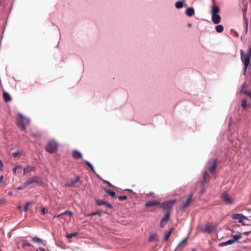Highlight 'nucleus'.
Wrapping results in <instances>:
<instances>
[{"instance_id": "nucleus-14", "label": "nucleus", "mask_w": 251, "mask_h": 251, "mask_svg": "<svg viewBox=\"0 0 251 251\" xmlns=\"http://www.w3.org/2000/svg\"><path fill=\"white\" fill-rule=\"evenodd\" d=\"M192 195H191L189 197L188 199L181 205V209L185 208L187 206H188L190 204V203H191V201H192Z\"/></svg>"}, {"instance_id": "nucleus-33", "label": "nucleus", "mask_w": 251, "mask_h": 251, "mask_svg": "<svg viewBox=\"0 0 251 251\" xmlns=\"http://www.w3.org/2000/svg\"><path fill=\"white\" fill-rule=\"evenodd\" d=\"M22 168V166L21 165H17L15 167L13 168L12 169V172H13V174L15 175L17 170H18L19 169H21Z\"/></svg>"}, {"instance_id": "nucleus-44", "label": "nucleus", "mask_w": 251, "mask_h": 251, "mask_svg": "<svg viewBox=\"0 0 251 251\" xmlns=\"http://www.w3.org/2000/svg\"><path fill=\"white\" fill-rule=\"evenodd\" d=\"M28 205H29V203H26L24 207V210L25 211V212L27 211V210L28 209Z\"/></svg>"}, {"instance_id": "nucleus-29", "label": "nucleus", "mask_w": 251, "mask_h": 251, "mask_svg": "<svg viewBox=\"0 0 251 251\" xmlns=\"http://www.w3.org/2000/svg\"><path fill=\"white\" fill-rule=\"evenodd\" d=\"M77 235V232H74L71 234H68L66 235V237L69 239H72L73 237H75Z\"/></svg>"}, {"instance_id": "nucleus-11", "label": "nucleus", "mask_w": 251, "mask_h": 251, "mask_svg": "<svg viewBox=\"0 0 251 251\" xmlns=\"http://www.w3.org/2000/svg\"><path fill=\"white\" fill-rule=\"evenodd\" d=\"M210 179V176L208 174L207 171H205L203 174L202 176V185L203 186L206 183L209 181Z\"/></svg>"}, {"instance_id": "nucleus-28", "label": "nucleus", "mask_w": 251, "mask_h": 251, "mask_svg": "<svg viewBox=\"0 0 251 251\" xmlns=\"http://www.w3.org/2000/svg\"><path fill=\"white\" fill-rule=\"evenodd\" d=\"M105 191L106 193L108 194L111 197L114 198L115 197V193L114 191H112L109 189H105Z\"/></svg>"}, {"instance_id": "nucleus-3", "label": "nucleus", "mask_w": 251, "mask_h": 251, "mask_svg": "<svg viewBox=\"0 0 251 251\" xmlns=\"http://www.w3.org/2000/svg\"><path fill=\"white\" fill-rule=\"evenodd\" d=\"M217 228V226L211 223H206L203 227L201 228V231L203 233H207L210 234L211 233L215 231Z\"/></svg>"}, {"instance_id": "nucleus-21", "label": "nucleus", "mask_w": 251, "mask_h": 251, "mask_svg": "<svg viewBox=\"0 0 251 251\" xmlns=\"http://www.w3.org/2000/svg\"><path fill=\"white\" fill-rule=\"evenodd\" d=\"M3 98L4 101L6 102L10 101L11 100V98L10 95L8 93L5 92H4L3 93Z\"/></svg>"}, {"instance_id": "nucleus-56", "label": "nucleus", "mask_w": 251, "mask_h": 251, "mask_svg": "<svg viewBox=\"0 0 251 251\" xmlns=\"http://www.w3.org/2000/svg\"><path fill=\"white\" fill-rule=\"evenodd\" d=\"M191 251H197L196 250H195V249H193V250H192Z\"/></svg>"}, {"instance_id": "nucleus-2", "label": "nucleus", "mask_w": 251, "mask_h": 251, "mask_svg": "<svg viewBox=\"0 0 251 251\" xmlns=\"http://www.w3.org/2000/svg\"><path fill=\"white\" fill-rule=\"evenodd\" d=\"M30 122L28 118L24 116L22 114H19V117L17 118V125L19 127H21L22 130H25L27 126Z\"/></svg>"}, {"instance_id": "nucleus-39", "label": "nucleus", "mask_w": 251, "mask_h": 251, "mask_svg": "<svg viewBox=\"0 0 251 251\" xmlns=\"http://www.w3.org/2000/svg\"><path fill=\"white\" fill-rule=\"evenodd\" d=\"M20 154V151H17L16 152H13L12 153V156L14 157H17L19 154Z\"/></svg>"}, {"instance_id": "nucleus-30", "label": "nucleus", "mask_w": 251, "mask_h": 251, "mask_svg": "<svg viewBox=\"0 0 251 251\" xmlns=\"http://www.w3.org/2000/svg\"><path fill=\"white\" fill-rule=\"evenodd\" d=\"M173 229H171L169 232L165 235L164 237V241H166L168 240L170 236H171V234L172 233Z\"/></svg>"}, {"instance_id": "nucleus-32", "label": "nucleus", "mask_w": 251, "mask_h": 251, "mask_svg": "<svg viewBox=\"0 0 251 251\" xmlns=\"http://www.w3.org/2000/svg\"><path fill=\"white\" fill-rule=\"evenodd\" d=\"M75 183L74 182V180L73 179L67 182V183L66 184V186L68 187H70L74 185Z\"/></svg>"}, {"instance_id": "nucleus-52", "label": "nucleus", "mask_w": 251, "mask_h": 251, "mask_svg": "<svg viewBox=\"0 0 251 251\" xmlns=\"http://www.w3.org/2000/svg\"><path fill=\"white\" fill-rule=\"evenodd\" d=\"M2 180H3V176H0V182H2Z\"/></svg>"}, {"instance_id": "nucleus-31", "label": "nucleus", "mask_w": 251, "mask_h": 251, "mask_svg": "<svg viewBox=\"0 0 251 251\" xmlns=\"http://www.w3.org/2000/svg\"><path fill=\"white\" fill-rule=\"evenodd\" d=\"M85 163L86 165L91 169V171L93 172H95V169L93 167V166L88 161H85Z\"/></svg>"}, {"instance_id": "nucleus-53", "label": "nucleus", "mask_w": 251, "mask_h": 251, "mask_svg": "<svg viewBox=\"0 0 251 251\" xmlns=\"http://www.w3.org/2000/svg\"><path fill=\"white\" fill-rule=\"evenodd\" d=\"M23 246H30V244L29 243H26V244H24Z\"/></svg>"}, {"instance_id": "nucleus-46", "label": "nucleus", "mask_w": 251, "mask_h": 251, "mask_svg": "<svg viewBox=\"0 0 251 251\" xmlns=\"http://www.w3.org/2000/svg\"><path fill=\"white\" fill-rule=\"evenodd\" d=\"M244 93L246 94L247 95H249L251 98V92H248L247 91H245Z\"/></svg>"}, {"instance_id": "nucleus-34", "label": "nucleus", "mask_w": 251, "mask_h": 251, "mask_svg": "<svg viewBox=\"0 0 251 251\" xmlns=\"http://www.w3.org/2000/svg\"><path fill=\"white\" fill-rule=\"evenodd\" d=\"M101 212L100 211H98L93 212L90 213L89 215L92 216H95L96 215L101 216Z\"/></svg>"}, {"instance_id": "nucleus-12", "label": "nucleus", "mask_w": 251, "mask_h": 251, "mask_svg": "<svg viewBox=\"0 0 251 251\" xmlns=\"http://www.w3.org/2000/svg\"><path fill=\"white\" fill-rule=\"evenodd\" d=\"M35 169L36 167L34 166H27L26 167L23 169V174L25 175L27 173L35 171Z\"/></svg>"}, {"instance_id": "nucleus-9", "label": "nucleus", "mask_w": 251, "mask_h": 251, "mask_svg": "<svg viewBox=\"0 0 251 251\" xmlns=\"http://www.w3.org/2000/svg\"><path fill=\"white\" fill-rule=\"evenodd\" d=\"M222 200L227 204L231 203L233 199L228 195L226 192H224L222 195Z\"/></svg>"}, {"instance_id": "nucleus-50", "label": "nucleus", "mask_w": 251, "mask_h": 251, "mask_svg": "<svg viewBox=\"0 0 251 251\" xmlns=\"http://www.w3.org/2000/svg\"><path fill=\"white\" fill-rule=\"evenodd\" d=\"M146 195H147V196H152L153 195V192H150V193L147 194Z\"/></svg>"}, {"instance_id": "nucleus-48", "label": "nucleus", "mask_w": 251, "mask_h": 251, "mask_svg": "<svg viewBox=\"0 0 251 251\" xmlns=\"http://www.w3.org/2000/svg\"><path fill=\"white\" fill-rule=\"evenodd\" d=\"M3 166V165L2 162V161L0 159V170H2V168Z\"/></svg>"}, {"instance_id": "nucleus-22", "label": "nucleus", "mask_w": 251, "mask_h": 251, "mask_svg": "<svg viewBox=\"0 0 251 251\" xmlns=\"http://www.w3.org/2000/svg\"><path fill=\"white\" fill-rule=\"evenodd\" d=\"M32 241L33 242L37 243L44 244V245H45L46 241H44L40 238H39L37 237H32Z\"/></svg>"}, {"instance_id": "nucleus-19", "label": "nucleus", "mask_w": 251, "mask_h": 251, "mask_svg": "<svg viewBox=\"0 0 251 251\" xmlns=\"http://www.w3.org/2000/svg\"><path fill=\"white\" fill-rule=\"evenodd\" d=\"M160 204V202L156 201H149L145 204L146 207H149Z\"/></svg>"}, {"instance_id": "nucleus-40", "label": "nucleus", "mask_w": 251, "mask_h": 251, "mask_svg": "<svg viewBox=\"0 0 251 251\" xmlns=\"http://www.w3.org/2000/svg\"><path fill=\"white\" fill-rule=\"evenodd\" d=\"M63 214L64 215L68 214V215H70L71 216H73V213L71 211H68V210L66 211L63 212Z\"/></svg>"}, {"instance_id": "nucleus-13", "label": "nucleus", "mask_w": 251, "mask_h": 251, "mask_svg": "<svg viewBox=\"0 0 251 251\" xmlns=\"http://www.w3.org/2000/svg\"><path fill=\"white\" fill-rule=\"evenodd\" d=\"M221 18L220 15L218 14L212 15V21L215 24H218L220 23Z\"/></svg>"}, {"instance_id": "nucleus-17", "label": "nucleus", "mask_w": 251, "mask_h": 251, "mask_svg": "<svg viewBox=\"0 0 251 251\" xmlns=\"http://www.w3.org/2000/svg\"><path fill=\"white\" fill-rule=\"evenodd\" d=\"M247 11V6L246 5L245 7L243 10V12L244 19L245 22V24H246V30H247L248 25V19L246 17Z\"/></svg>"}, {"instance_id": "nucleus-42", "label": "nucleus", "mask_w": 251, "mask_h": 251, "mask_svg": "<svg viewBox=\"0 0 251 251\" xmlns=\"http://www.w3.org/2000/svg\"><path fill=\"white\" fill-rule=\"evenodd\" d=\"M167 224H165L164 222L161 220L160 223V227L163 228Z\"/></svg>"}, {"instance_id": "nucleus-43", "label": "nucleus", "mask_w": 251, "mask_h": 251, "mask_svg": "<svg viewBox=\"0 0 251 251\" xmlns=\"http://www.w3.org/2000/svg\"><path fill=\"white\" fill-rule=\"evenodd\" d=\"M46 212V210L45 208L43 207L41 210V213L42 215H44V214H45Z\"/></svg>"}, {"instance_id": "nucleus-8", "label": "nucleus", "mask_w": 251, "mask_h": 251, "mask_svg": "<svg viewBox=\"0 0 251 251\" xmlns=\"http://www.w3.org/2000/svg\"><path fill=\"white\" fill-rule=\"evenodd\" d=\"M95 202L96 205L98 206L103 205L107 208L113 209V206L109 203L106 202L104 200L96 199Z\"/></svg>"}, {"instance_id": "nucleus-55", "label": "nucleus", "mask_w": 251, "mask_h": 251, "mask_svg": "<svg viewBox=\"0 0 251 251\" xmlns=\"http://www.w3.org/2000/svg\"><path fill=\"white\" fill-rule=\"evenodd\" d=\"M241 224H242L244 226H245V225H247V224H246L244 221H243V223H241Z\"/></svg>"}, {"instance_id": "nucleus-35", "label": "nucleus", "mask_w": 251, "mask_h": 251, "mask_svg": "<svg viewBox=\"0 0 251 251\" xmlns=\"http://www.w3.org/2000/svg\"><path fill=\"white\" fill-rule=\"evenodd\" d=\"M157 236V235L155 234H152L150 235L149 240L150 241H152L155 239L156 237Z\"/></svg>"}, {"instance_id": "nucleus-45", "label": "nucleus", "mask_w": 251, "mask_h": 251, "mask_svg": "<svg viewBox=\"0 0 251 251\" xmlns=\"http://www.w3.org/2000/svg\"><path fill=\"white\" fill-rule=\"evenodd\" d=\"M73 180L75 183L77 182L79 180V177L78 176H76L75 179Z\"/></svg>"}, {"instance_id": "nucleus-37", "label": "nucleus", "mask_w": 251, "mask_h": 251, "mask_svg": "<svg viewBox=\"0 0 251 251\" xmlns=\"http://www.w3.org/2000/svg\"><path fill=\"white\" fill-rule=\"evenodd\" d=\"M187 239H183L177 245V247H180L182 244H185L186 243Z\"/></svg>"}, {"instance_id": "nucleus-51", "label": "nucleus", "mask_w": 251, "mask_h": 251, "mask_svg": "<svg viewBox=\"0 0 251 251\" xmlns=\"http://www.w3.org/2000/svg\"><path fill=\"white\" fill-rule=\"evenodd\" d=\"M37 251H45L43 248H39L38 250H37Z\"/></svg>"}, {"instance_id": "nucleus-38", "label": "nucleus", "mask_w": 251, "mask_h": 251, "mask_svg": "<svg viewBox=\"0 0 251 251\" xmlns=\"http://www.w3.org/2000/svg\"><path fill=\"white\" fill-rule=\"evenodd\" d=\"M118 198L120 201H125V200H126L127 197L126 196H119L118 197Z\"/></svg>"}, {"instance_id": "nucleus-25", "label": "nucleus", "mask_w": 251, "mask_h": 251, "mask_svg": "<svg viewBox=\"0 0 251 251\" xmlns=\"http://www.w3.org/2000/svg\"><path fill=\"white\" fill-rule=\"evenodd\" d=\"M242 106L244 109H246L248 106L247 100L245 99L242 100Z\"/></svg>"}, {"instance_id": "nucleus-6", "label": "nucleus", "mask_w": 251, "mask_h": 251, "mask_svg": "<svg viewBox=\"0 0 251 251\" xmlns=\"http://www.w3.org/2000/svg\"><path fill=\"white\" fill-rule=\"evenodd\" d=\"M217 161V159H213L209 160L207 163L208 170L212 175L214 173L216 169Z\"/></svg>"}, {"instance_id": "nucleus-1", "label": "nucleus", "mask_w": 251, "mask_h": 251, "mask_svg": "<svg viewBox=\"0 0 251 251\" xmlns=\"http://www.w3.org/2000/svg\"><path fill=\"white\" fill-rule=\"evenodd\" d=\"M241 60L244 65L243 74L246 75L248 67L250 65L251 57V45L249 47L248 51L245 53L242 50H240Z\"/></svg>"}, {"instance_id": "nucleus-20", "label": "nucleus", "mask_w": 251, "mask_h": 251, "mask_svg": "<svg viewBox=\"0 0 251 251\" xmlns=\"http://www.w3.org/2000/svg\"><path fill=\"white\" fill-rule=\"evenodd\" d=\"M185 14L189 17H191L194 14V9L192 7H189L185 11Z\"/></svg>"}, {"instance_id": "nucleus-4", "label": "nucleus", "mask_w": 251, "mask_h": 251, "mask_svg": "<svg viewBox=\"0 0 251 251\" xmlns=\"http://www.w3.org/2000/svg\"><path fill=\"white\" fill-rule=\"evenodd\" d=\"M57 143L54 141H50L46 146V150L50 153L55 152L57 149Z\"/></svg>"}, {"instance_id": "nucleus-24", "label": "nucleus", "mask_w": 251, "mask_h": 251, "mask_svg": "<svg viewBox=\"0 0 251 251\" xmlns=\"http://www.w3.org/2000/svg\"><path fill=\"white\" fill-rule=\"evenodd\" d=\"M231 237L233 238V240H235V242H238V240L242 238V234L239 233L236 235L232 234Z\"/></svg>"}, {"instance_id": "nucleus-10", "label": "nucleus", "mask_w": 251, "mask_h": 251, "mask_svg": "<svg viewBox=\"0 0 251 251\" xmlns=\"http://www.w3.org/2000/svg\"><path fill=\"white\" fill-rule=\"evenodd\" d=\"M232 218L238 220L239 223H243V219H248L247 217L241 214H235L232 215Z\"/></svg>"}, {"instance_id": "nucleus-41", "label": "nucleus", "mask_w": 251, "mask_h": 251, "mask_svg": "<svg viewBox=\"0 0 251 251\" xmlns=\"http://www.w3.org/2000/svg\"><path fill=\"white\" fill-rule=\"evenodd\" d=\"M103 181L104 182V183H106L107 184H108V185L110 186V187H113V188H115V187L114 186H113L110 182H109V181H107V180H103Z\"/></svg>"}, {"instance_id": "nucleus-15", "label": "nucleus", "mask_w": 251, "mask_h": 251, "mask_svg": "<svg viewBox=\"0 0 251 251\" xmlns=\"http://www.w3.org/2000/svg\"><path fill=\"white\" fill-rule=\"evenodd\" d=\"M220 12V8L217 6H215L214 2L213 0V5L212 7L211 15L218 14Z\"/></svg>"}, {"instance_id": "nucleus-27", "label": "nucleus", "mask_w": 251, "mask_h": 251, "mask_svg": "<svg viewBox=\"0 0 251 251\" xmlns=\"http://www.w3.org/2000/svg\"><path fill=\"white\" fill-rule=\"evenodd\" d=\"M183 2L181 1H177L175 4V6L176 8L180 9L183 7Z\"/></svg>"}, {"instance_id": "nucleus-18", "label": "nucleus", "mask_w": 251, "mask_h": 251, "mask_svg": "<svg viewBox=\"0 0 251 251\" xmlns=\"http://www.w3.org/2000/svg\"><path fill=\"white\" fill-rule=\"evenodd\" d=\"M235 242V240H234L233 239H230L226 242L220 243L219 244V246H220V247L226 246L227 245H231L232 244H234Z\"/></svg>"}, {"instance_id": "nucleus-47", "label": "nucleus", "mask_w": 251, "mask_h": 251, "mask_svg": "<svg viewBox=\"0 0 251 251\" xmlns=\"http://www.w3.org/2000/svg\"><path fill=\"white\" fill-rule=\"evenodd\" d=\"M251 233V231H246L243 233V234L245 235H249Z\"/></svg>"}, {"instance_id": "nucleus-54", "label": "nucleus", "mask_w": 251, "mask_h": 251, "mask_svg": "<svg viewBox=\"0 0 251 251\" xmlns=\"http://www.w3.org/2000/svg\"><path fill=\"white\" fill-rule=\"evenodd\" d=\"M126 191H129V192H132V190L131 189H126Z\"/></svg>"}, {"instance_id": "nucleus-36", "label": "nucleus", "mask_w": 251, "mask_h": 251, "mask_svg": "<svg viewBox=\"0 0 251 251\" xmlns=\"http://www.w3.org/2000/svg\"><path fill=\"white\" fill-rule=\"evenodd\" d=\"M27 186V185H25V182L23 185L18 186L17 187V189L20 190H23V189H25Z\"/></svg>"}, {"instance_id": "nucleus-5", "label": "nucleus", "mask_w": 251, "mask_h": 251, "mask_svg": "<svg viewBox=\"0 0 251 251\" xmlns=\"http://www.w3.org/2000/svg\"><path fill=\"white\" fill-rule=\"evenodd\" d=\"M33 183L38 184L40 185H42L43 184V181L41 178L39 176H35L25 181V185L28 186Z\"/></svg>"}, {"instance_id": "nucleus-26", "label": "nucleus", "mask_w": 251, "mask_h": 251, "mask_svg": "<svg viewBox=\"0 0 251 251\" xmlns=\"http://www.w3.org/2000/svg\"><path fill=\"white\" fill-rule=\"evenodd\" d=\"M216 31L217 32L221 33L224 30V27L222 25H219L216 26Z\"/></svg>"}, {"instance_id": "nucleus-49", "label": "nucleus", "mask_w": 251, "mask_h": 251, "mask_svg": "<svg viewBox=\"0 0 251 251\" xmlns=\"http://www.w3.org/2000/svg\"><path fill=\"white\" fill-rule=\"evenodd\" d=\"M64 215V214H63V213H61V214H58V215H55V216H53V218L54 219V218H55V217H60V216H61V215Z\"/></svg>"}, {"instance_id": "nucleus-57", "label": "nucleus", "mask_w": 251, "mask_h": 251, "mask_svg": "<svg viewBox=\"0 0 251 251\" xmlns=\"http://www.w3.org/2000/svg\"><path fill=\"white\" fill-rule=\"evenodd\" d=\"M3 200H0V204L1 203V201H3Z\"/></svg>"}, {"instance_id": "nucleus-16", "label": "nucleus", "mask_w": 251, "mask_h": 251, "mask_svg": "<svg viewBox=\"0 0 251 251\" xmlns=\"http://www.w3.org/2000/svg\"><path fill=\"white\" fill-rule=\"evenodd\" d=\"M73 157L75 159L81 158L82 156V154L78 151L75 150L72 153Z\"/></svg>"}, {"instance_id": "nucleus-7", "label": "nucleus", "mask_w": 251, "mask_h": 251, "mask_svg": "<svg viewBox=\"0 0 251 251\" xmlns=\"http://www.w3.org/2000/svg\"><path fill=\"white\" fill-rule=\"evenodd\" d=\"M176 202V200L166 201L162 203L160 206L164 210H168L172 208Z\"/></svg>"}, {"instance_id": "nucleus-23", "label": "nucleus", "mask_w": 251, "mask_h": 251, "mask_svg": "<svg viewBox=\"0 0 251 251\" xmlns=\"http://www.w3.org/2000/svg\"><path fill=\"white\" fill-rule=\"evenodd\" d=\"M169 218H170L169 213L166 212L161 220L164 222L165 224H167L169 221Z\"/></svg>"}]
</instances>
